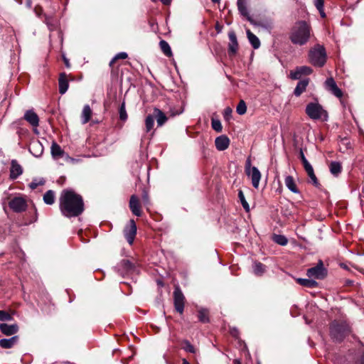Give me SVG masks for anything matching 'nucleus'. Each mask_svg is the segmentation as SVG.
I'll return each mask as SVG.
<instances>
[{
    "mask_svg": "<svg viewBox=\"0 0 364 364\" xmlns=\"http://www.w3.org/2000/svg\"><path fill=\"white\" fill-rule=\"evenodd\" d=\"M284 183L287 188L294 193H299V191L296 187L294 178L291 176H287L285 177Z\"/></svg>",
    "mask_w": 364,
    "mask_h": 364,
    "instance_id": "obj_26",
    "label": "nucleus"
},
{
    "mask_svg": "<svg viewBox=\"0 0 364 364\" xmlns=\"http://www.w3.org/2000/svg\"><path fill=\"white\" fill-rule=\"evenodd\" d=\"M309 79H304L302 80H300L297 85L296 87L294 89V94L299 97L300 96L306 89V87L309 85Z\"/></svg>",
    "mask_w": 364,
    "mask_h": 364,
    "instance_id": "obj_25",
    "label": "nucleus"
},
{
    "mask_svg": "<svg viewBox=\"0 0 364 364\" xmlns=\"http://www.w3.org/2000/svg\"><path fill=\"white\" fill-rule=\"evenodd\" d=\"M233 363H234V364H241L240 361L239 360H237V359H236V360H235L233 361Z\"/></svg>",
    "mask_w": 364,
    "mask_h": 364,
    "instance_id": "obj_58",
    "label": "nucleus"
},
{
    "mask_svg": "<svg viewBox=\"0 0 364 364\" xmlns=\"http://www.w3.org/2000/svg\"><path fill=\"white\" fill-rule=\"evenodd\" d=\"M258 364H259V363H258Z\"/></svg>",
    "mask_w": 364,
    "mask_h": 364,
    "instance_id": "obj_62",
    "label": "nucleus"
},
{
    "mask_svg": "<svg viewBox=\"0 0 364 364\" xmlns=\"http://www.w3.org/2000/svg\"><path fill=\"white\" fill-rule=\"evenodd\" d=\"M329 329L331 339L336 342H341L350 332V326L346 321H332Z\"/></svg>",
    "mask_w": 364,
    "mask_h": 364,
    "instance_id": "obj_3",
    "label": "nucleus"
},
{
    "mask_svg": "<svg viewBox=\"0 0 364 364\" xmlns=\"http://www.w3.org/2000/svg\"><path fill=\"white\" fill-rule=\"evenodd\" d=\"M23 173V168L17 162L16 160L14 159L11 162L10 168V178L13 180L16 179Z\"/></svg>",
    "mask_w": 364,
    "mask_h": 364,
    "instance_id": "obj_17",
    "label": "nucleus"
},
{
    "mask_svg": "<svg viewBox=\"0 0 364 364\" xmlns=\"http://www.w3.org/2000/svg\"><path fill=\"white\" fill-rule=\"evenodd\" d=\"M154 117L151 114L146 116L145 119V131L149 132L154 127Z\"/></svg>",
    "mask_w": 364,
    "mask_h": 364,
    "instance_id": "obj_35",
    "label": "nucleus"
},
{
    "mask_svg": "<svg viewBox=\"0 0 364 364\" xmlns=\"http://www.w3.org/2000/svg\"><path fill=\"white\" fill-rule=\"evenodd\" d=\"M43 201L47 205H53L55 200V193L53 191L49 190L43 195Z\"/></svg>",
    "mask_w": 364,
    "mask_h": 364,
    "instance_id": "obj_31",
    "label": "nucleus"
},
{
    "mask_svg": "<svg viewBox=\"0 0 364 364\" xmlns=\"http://www.w3.org/2000/svg\"><path fill=\"white\" fill-rule=\"evenodd\" d=\"M58 85H59V92L61 95L65 94L68 87H69V82L67 75L65 73H62L60 74L58 79Z\"/></svg>",
    "mask_w": 364,
    "mask_h": 364,
    "instance_id": "obj_21",
    "label": "nucleus"
},
{
    "mask_svg": "<svg viewBox=\"0 0 364 364\" xmlns=\"http://www.w3.org/2000/svg\"><path fill=\"white\" fill-rule=\"evenodd\" d=\"M119 119L123 122H125L128 118V115H127L126 108H125V102H123L121 104V105L119 108Z\"/></svg>",
    "mask_w": 364,
    "mask_h": 364,
    "instance_id": "obj_38",
    "label": "nucleus"
},
{
    "mask_svg": "<svg viewBox=\"0 0 364 364\" xmlns=\"http://www.w3.org/2000/svg\"><path fill=\"white\" fill-rule=\"evenodd\" d=\"M50 149H51V154H52L53 157L55 159L61 158L64 154V151L61 149L60 146L58 145L55 141H53L52 143Z\"/></svg>",
    "mask_w": 364,
    "mask_h": 364,
    "instance_id": "obj_30",
    "label": "nucleus"
},
{
    "mask_svg": "<svg viewBox=\"0 0 364 364\" xmlns=\"http://www.w3.org/2000/svg\"><path fill=\"white\" fill-rule=\"evenodd\" d=\"M236 111H237V114H239L240 115L245 114V112L247 111V106H246L245 102L243 100L240 101V102L238 103V105L237 106Z\"/></svg>",
    "mask_w": 364,
    "mask_h": 364,
    "instance_id": "obj_43",
    "label": "nucleus"
},
{
    "mask_svg": "<svg viewBox=\"0 0 364 364\" xmlns=\"http://www.w3.org/2000/svg\"><path fill=\"white\" fill-rule=\"evenodd\" d=\"M182 348L186 352L194 353L195 348L194 346L188 341L185 340L182 342Z\"/></svg>",
    "mask_w": 364,
    "mask_h": 364,
    "instance_id": "obj_41",
    "label": "nucleus"
},
{
    "mask_svg": "<svg viewBox=\"0 0 364 364\" xmlns=\"http://www.w3.org/2000/svg\"><path fill=\"white\" fill-rule=\"evenodd\" d=\"M314 4L316 9L318 10V11L320 13H323L324 0H316Z\"/></svg>",
    "mask_w": 364,
    "mask_h": 364,
    "instance_id": "obj_49",
    "label": "nucleus"
},
{
    "mask_svg": "<svg viewBox=\"0 0 364 364\" xmlns=\"http://www.w3.org/2000/svg\"><path fill=\"white\" fill-rule=\"evenodd\" d=\"M331 173L334 176H338L342 170L341 165L338 161H332L329 166Z\"/></svg>",
    "mask_w": 364,
    "mask_h": 364,
    "instance_id": "obj_34",
    "label": "nucleus"
},
{
    "mask_svg": "<svg viewBox=\"0 0 364 364\" xmlns=\"http://www.w3.org/2000/svg\"><path fill=\"white\" fill-rule=\"evenodd\" d=\"M26 5L28 7L31 8L32 6V0H26Z\"/></svg>",
    "mask_w": 364,
    "mask_h": 364,
    "instance_id": "obj_54",
    "label": "nucleus"
},
{
    "mask_svg": "<svg viewBox=\"0 0 364 364\" xmlns=\"http://www.w3.org/2000/svg\"><path fill=\"white\" fill-rule=\"evenodd\" d=\"M214 3H218L220 0H211Z\"/></svg>",
    "mask_w": 364,
    "mask_h": 364,
    "instance_id": "obj_61",
    "label": "nucleus"
},
{
    "mask_svg": "<svg viewBox=\"0 0 364 364\" xmlns=\"http://www.w3.org/2000/svg\"><path fill=\"white\" fill-rule=\"evenodd\" d=\"M45 183H46V181L44 178H34L30 183L29 187L31 189L34 190L38 186L44 185Z\"/></svg>",
    "mask_w": 364,
    "mask_h": 364,
    "instance_id": "obj_39",
    "label": "nucleus"
},
{
    "mask_svg": "<svg viewBox=\"0 0 364 364\" xmlns=\"http://www.w3.org/2000/svg\"><path fill=\"white\" fill-rule=\"evenodd\" d=\"M23 119L34 128L39 125V117L33 109L27 110L24 114ZM34 131L37 132L36 129H34Z\"/></svg>",
    "mask_w": 364,
    "mask_h": 364,
    "instance_id": "obj_14",
    "label": "nucleus"
},
{
    "mask_svg": "<svg viewBox=\"0 0 364 364\" xmlns=\"http://www.w3.org/2000/svg\"><path fill=\"white\" fill-rule=\"evenodd\" d=\"M300 157H301V161H302V164L303 165H305L308 163H309L307 159H306L302 150L300 151Z\"/></svg>",
    "mask_w": 364,
    "mask_h": 364,
    "instance_id": "obj_52",
    "label": "nucleus"
},
{
    "mask_svg": "<svg viewBox=\"0 0 364 364\" xmlns=\"http://www.w3.org/2000/svg\"><path fill=\"white\" fill-rule=\"evenodd\" d=\"M45 21L49 30L53 31L56 28V23L53 21V19L50 17L46 16Z\"/></svg>",
    "mask_w": 364,
    "mask_h": 364,
    "instance_id": "obj_47",
    "label": "nucleus"
},
{
    "mask_svg": "<svg viewBox=\"0 0 364 364\" xmlns=\"http://www.w3.org/2000/svg\"><path fill=\"white\" fill-rule=\"evenodd\" d=\"M296 282L300 285L309 288H315L318 286V282L311 278L309 279H303L298 278L296 279Z\"/></svg>",
    "mask_w": 364,
    "mask_h": 364,
    "instance_id": "obj_29",
    "label": "nucleus"
},
{
    "mask_svg": "<svg viewBox=\"0 0 364 364\" xmlns=\"http://www.w3.org/2000/svg\"><path fill=\"white\" fill-rule=\"evenodd\" d=\"M311 31V26L307 22L297 21L290 31L289 39L293 44L304 46L310 38Z\"/></svg>",
    "mask_w": 364,
    "mask_h": 364,
    "instance_id": "obj_2",
    "label": "nucleus"
},
{
    "mask_svg": "<svg viewBox=\"0 0 364 364\" xmlns=\"http://www.w3.org/2000/svg\"><path fill=\"white\" fill-rule=\"evenodd\" d=\"M228 38L230 40V43L228 44V53L229 54H235L238 50V43L237 40V36L234 31H230L228 33Z\"/></svg>",
    "mask_w": 364,
    "mask_h": 364,
    "instance_id": "obj_16",
    "label": "nucleus"
},
{
    "mask_svg": "<svg viewBox=\"0 0 364 364\" xmlns=\"http://www.w3.org/2000/svg\"><path fill=\"white\" fill-rule=\"evenodd\" d=\"M18 326L17 324L9 325L7 323H0V331L6 336H11L17 333Z\"/></svg>",
    "mask_w": 364,
    "mask_h": 364,
    "instance_id": "obj_20",
    "label": "nucleus"
},
{
    "mask_svg": "<svg viewBox=\"0 0 364 364\" xmlns=\"http://www.w3.org/2000/svg\"><path fill=\"white\" fill-rule=\"evenodd\" d=\"M136 234V225L134 220H130L129 225L124 230V235L129 245H132Z\"/></svg>",
    "mask_w": 364,
    "mask_h": 364,
    "instance_id": "obj_9",
    "label": "nucleus"
},
{
    "mask_svg": "<svg viewBox=\"0 0 364 364\" xmlns=\"http://www.w3.org/2000/svg\"><path fill=\"white\" fill-rule=\"evenodd\" d=\"M313 70L309 66H300L297 67L295 70H291L290 72V77L293 80L299 79L301 75H309L311 74Z\"/></svg>",
    "mask_w": 364,
    "mask_h": 364,
    "instance_id": "obj_12",
    "label": "nucleus"
},
{
    "mask_svg": "<svg viewBox=\"0 0 364 364\" xmlns=\"http://www.w3.org/2000/svg\"><path fill=\"white\" fill-rule=\"evenodd\" d=\"M183 364H190V363L186 359H183Z\"/></svg>",
    "mask_w": 364,
    "mask_h": 364,
    "instance_id": "obj_59",
    "label": "nucleus"
},
{
    "mask_svg": "<svg viewBox=\"0 0 364 364\" xmlns=\"http://www.w3.org/2000/svg\"><path fill=\"white\" fill-rule=\"evenodd\" d=\"M212 128L217 132H222L223 126L219 119H212L211 121Z\"/></svg>",
    "mask_w": 364,
    "mask_h": 364,
    "instance_id": "obj_42",
    "label": "nucleus"
},
{
    "mask_svg": "<svg viewBox=\"0 0 364 364\" xmlns=\"http://www.w3.org/2000/svg\"><path fill=\"white\" fill-rule=\"evenodd\" d=\"M341 141L346 145L349 144V140L347 138L343 139Z\"/></svg>",
    "mask_w": 364,
    "mask_h": 364,
    "instance_id": "obj_55",
    "label": "nucleus"
},
{
    "mask_svg": "<svg viewBox=\"0 0 364 364\" xmlns=\"http://www.w3.org/2000/svg\"><path fill=\"white\" fill-rule=\"evenodd\" d=\"M159 46L165 55H166L167 57H170L172 55L171 47L166 41L161 40L159 42Z\"/></svg>",
    "mask_w": 364,
    "mask_h": 364,
    "instance_id": "obj_32",
    "label": "nucleus"
},
{
    "mask_svg": "<svg viewBox=\"0 0 364 364\" xmlns=\"http://www.w3.org/2000/svg\"><path fill=\"white\" fill-rule=\"evenodd\" d=\"M161 1L164 5H168V4H170L171 0H161Z\"/></svg>",
    "mask_w": 364,
    "mask_h": 364,
    "instance_id": "obj_53",
    "label": "nucleus"
},
{
    "mask_svg": "<svg viewBox=\"0 0 364 364\" xmlns=\"http://www.w3.org/2000/svg\"><path fill=\"white\" fill-rule=\"evenodd\" d=\"M129 208L132 213L137 216L140 217L141 215V210L139 198L136 195H132L129 199Z\"/></svg>",
    "mask_w": 364,
    "mask_h": 364,
    "instance_id": "obj_15",
    "label": "nucleus"
},
{
    "mask_svg": "<svg viewBox=\"0 0 364 364\" xmlns=\"http://www.w3.org/2000/svg\"><path fill=\"white\" fill-rule=\"evenodd\" d=\"M128 57V55L125 52H121L117 53L109 62V66L112 67L113 64L116 62L118 59H126Z\"/></svg>",
    "mask_w": 364,
    "mask_h": 364,
    "instance_id": "obj_44",
    "label": "nucleus"
},
{
    "mask_svg": "<svg viewBox=\"0 0 364 364\" xmlns=\"http://www.w3.org/2000/svg\"><path fill=\"white\" fill-rule=\"evenodd\" d=\"M18 341V336H14L10 338H2L0 340V346L3 348H11L16 343H17Z\"/></svg>",
    "mask_w": 364,
    "mask_h": 364,
    "instance_id": "obj_23",
    "label": "nucleus"
},
{
    "mask_svg": "<svg viewBox=\"0 0 364 364\" xmlns=\"http://www.w3.org/2000/svg\"><path fill=\"white\" fill-rule=\"evenodd\" d=\"M238 198L242 203L243 208L248 212L250 210V206L248 203L246 201L242 191L240 190L238 192Z\"/></svg>",
    "mask_w": 364,
    "mask_h": 364,
    "instance_id": "obj_40",
    "label": "nucleus"
},
{
    "mask_svg": "<svg viewBox=\"0 0 364 364\" xmlns=\"http://www.w3.org/2000/svg\"><path fill=\"white\" fill-rule=\"evenodd\" d=\"M309 60L314 66L323 67L326 62L325 48L320 44L311 48L309 52Z\"/></svg>",
    "mask_w": 364,
    "mask_h": 364,
    "instance_id": "obj_4",
    "label": "nucleus"
},
{
    "mask_svg": "<svg viewBox=\"0 0 364 364\" xmlns=\"http://www.w3.org/2000/svg\"><path fill=\"white\" fill-rule=\"evenodd\" d=\"M273 241L282 246H285L288 243L287 238L282 235H274Z\"/></svg>",
    "mask_w": 364,
    "mask_h": 364,
    "instance_id": "obj_37",
    "label": "nucleus"
},
{
    "mask_svg": "<svg viewBox=\"0 0 364 364\" xmlns=\"http://www.w3.org/2000/svg\"><path fill=\"white\" fill-rule=\"evenodd\" d=\"M308 176L310 178L311 182L312 183L313 185H314L315 186H318L319 185L318 179H317L316 175L314 174V171L313 172V174L309 173V174H308Z\"/></svg>",
    "mask_w": 364,
    "mask_h": 364,
    "instance_id": "obj_50",
    "label": "nucleus"
},
{
    "mask_svg": "<svg viewBox=\"0 0 364 364\" xmlns=\"http://www.w3.org/2000/svg\"><path fill=\"white\" fill-rule=\"evenodd\" d=\"M92 111L88 105H85L83 107V109L81 114V120L83 124L87 123L91 118Z\"/></svg>",
    "mask_w": 364,
    "mask_h": 364,
    "instance_id": "obj_27",
    "label": "nucleus"
},
{
    "mask_svg": "<svg viewBox=\"0 0 364 364\" xmlns=\"http://www.w3.org/2000/svg\"><path fill=\"white\" fill-rule=\"evenodd\" d=\"M141 198L143 204L148 208L151 205V201L149 199V192L147 190H143Z\"/></svg>",
    "mask_w": 364,
    "mask_h": 364,
    "instance_id": "obj_45",
    "label": "nucleus"
},
{
    "mask_svg": "<svg viewBox=\"0 0 364 364\" xmlns=\"http://www.w3.org/2000/svg\"><path fill=\"white\" fill-rule=\"evenodd\" d=\"M326 88L330 91L336 97L341 98L343 96V92L337 86L333 77L327 78L325 82Z\"/></svg>",
    "mask_w": 364,
    "mask_h": 364,
    "instance_id": "obj_13",
    "label": "nucleus"
},
{
    "mask_svg": "<svg viewBox=\"0 0 364 364\" xmlns=\"http://www.w3.org/2000/svg\"><path fill=\"white\" fill-rule=\"evenodd\" d=\"M63 60H64V62H65V64L66 67H69L70 65H69L68 60L66 58H65V57L63 58Z\"/></svg>",
    "mask_w": 364,
    "mask_h": 364,
    "instance_id": "obj_56",
    "label": "nucleus"
},
{
    "mask_svg": "<svg viewBox=\"0 0 364 364\" xmlns=\"http://www.w3.org/2000/svg\"><path fill=\"white\" fill-rule=\"evenodd\" d=\"M304 169L306 171L307 174H309V173L313 174L314 168L309 163L304 165Z\"/></svg>",
    "mask_w": 364,
    "mask_h": 364,
    "instance_id": "obj_51",
    "label": "nucleus"
},
{
    "mask_svg": "<svg viewBox=\"0 0 364 364\" xmlns=\"http://www.w3.org/2000/svg\"><path fill=\"white\" fill-rule=\"evenodd\" d=\"M154 117L156 119L158 127L163 126L168 120L166 114L159 108L154 109Z\"/></svg>",
    "mask_w": 364,
    "mask_h": 364,
    "instance_id": "obj_22",
    "label": "nucleus"
},
{
    "mask_svg": "<svg viewBox=\"0 0 364 364\" xmlns=\"http://www.w3.org/2000/svg\"><path fill=\"white\" fill-rule=\"evenodd\" d=\"M208 311L205 309H201L198 311V320L202 323H208L209 322V316H208Z\"/></svg>",
    "mask_w": 364,
    "mask_h": 364,
    "instance_id": "obj_36",
    "label": "nucleus"
},
{
    "mask_svg": "<svg viewBox=\"0 0 364 364\" xmlns=\"http://www.w3.org/2000/svg\"><path fill=\"white\" fill-rule=\"evenodd\" d=\"M12 316L8 312L5 311H0V321H9L12 320Z\"/></svg>",
    "mask_w": 364,
    "mask_h": 364,
    "instance_id": "obj_46",
    "label": "nucleus"
},
{
    "mask_svg": "<svg viewBox=\"0 0 364 364\" xmlns=\"http://www.w3.org/2000/svg\"><path fill=\"white\" fill-rule=\"evenodd\" d=\"M59 208L65 217H77L85 210L82 197L72 189H64L59 198Z\"/></svg>",
    "mask_w": 364,
    "mask_h": 364,
    "instance_id": "obj_1",
    "label": "nucleus"
},
{
    "mask_svg": "<svg viewBox=\"0 0 364 364\" xmlns=\"http://www.w3.org/2000/svg\"><path fill=\"white\" fill-rule=\"evenodd\" d=\"M359 364H364V355L361 356Z\"/></svg>",
    "mask_w": 364,
    "mask_h": 364,
    "instance_id": "obj_57",
    "label": "nucleus"
},
{
    "mask_svg": "<svg viewBox=\"0 0 364 364\" xmlns=\"http://www.w3.org/2000/svg\"><path fill=\"white\" fill-rule=\"evenodd\" d=\"M237 4L240 14L246 17L248 21H251V18L247 6V2L245 0H237Z\"/></svg>",
    "mask_w": 364,
    "mask_h": 364,
    "instance_id": "obj_24",
    "label": "nucleus"
},
{
    "mask_svg": "<svg viewBox=\"0 0 364 364\" xmlns=\"http://www.w3.org/2000/svg\"><path fill=\"white\" fill-rule=\"evenodd\" d=\"M9 205L16 213H21L26 209L27 204L22 197H15L9 201Z\"/></svg>",
    "mask_w": 364,
    "mask_h": 364,
    "instance_id": "obj_10",
    "label": "nucleus"
},
{
    "mask_svg": "<svg viewBox=\"0 0 364 364\" xmlns=\"http://www.w3.org/2000/svg\"><path fill=\"white\" fill-rule=\"evenodd\" d=\"M245 172L246 175L250 178L252 186L257 189L259 188L262 174L256 166H252L251 160L250 158H247L245 161Z\"/></svg>",
    "mask_w": 364,
    "mask_h": 364,
    "instance_id": "obj_6",
    "label": "nucleus"
},
{
    "mask_svg": "<svg viewBox=\"0 0 364 364\" xmlns=\"http://www.w3.org/2000/svg\"><path fill=\"white\" fill-rule=\"evenodd\" d=\"M29 151L35 157H39L43 152V146L39 140H34L30 144Z\"/></svg>",
    "mask_w": 364,
    "mask_h": 364,
    "instance_id": "obj_18",
    "label": "nucleus"
},
{
    "mask_svg": "<svg viewBox=\"0 0 364 364\" xmlns=\"http://www.w3.org/2000/svg\"><path fill=\"white\" fill-rule=\"evenodd\" d=\"M247 36L248 38V41L252 45L253 48L257 49L260 46V41L259 39L250 31V30L247 29Z\"/></svg>",
    "mask_w": 364,
    "mask_h": 364,
    "instance_id": "obj_28",
    "label": "nucleus"
},
{
    "mask_svg": "<svg viewBox=\"0 0 364 364\" xmlns=\"http://www.w3.org/2000/svg\"><path fill=\"white\" fill-rule=\"evenodd\" d=\"M215 144L218 151H224L228 148L230 139L227 136L221 135L215 139Z\"/></svg>",
    "mask_w": 364,
    "mask_h": 364,
    "instance_id": "obj_19",
    "label": "nucleus"
},
{
    "mask_svg": "<svg viewBox=\"0 0 364 364\" xmlns=\"http://www.w3.org/2000/svg\"><path fill=\"white\" fill-rule=\"evenodd\" d=\"M115 268L119 274L124 276L126 274L134 272L135 267L129 259H122L117 264Z\"/></svg>",
    "mask_w": 364,
    "mask_h": 364,
    "instance_id": "obj_11",
    "label": "nucleus"
},
{
    "mask_svg": "<svg viewBox=\"0 0 364 364\" xmlns=\"http://www.w3.org/2000/svg\"><path fill=\"white\" fill-rule=\"evenodd\" d=\"M232 109L229 107H226L223 112V117L225 121H229L232 115Z\"/></svg>",
    "mask_w": 364,
    "mask_h": 364,
    "instance_id": "obj_48",
    "label": "nucleus"
},
{
    "mask_svg": "<svg viewBox=\"0 0 364 364\" xmlns=\"http://www.w3.org/2000/svg\"><path fill=\"white\" fill-rule=\"evenodd\" d=\"M185 297L178 287H176L173 291L174 307L179 314H183L184 309Z\"/></svg>",
    "mask_w": 364,
    "mask_h": 364,
    "instance_id": "obj_8",
    "label": "nucleus"
},
{
    "mask_svg": "<svg viewBox=\"0 0 364 364\" xmlns=\"http://www.w3.org/2000/svg\"><path fill=\"white\" fill-rule=\"evenodd\" d=\"M320 14H321V16L322 17H325V16H326V14H325V13H324V11H323V13H320Z\"/></svg>",
    "mask_w": 364,
    "mask_h": 364,
    "instance_id": "obj_60",
    "label": "nucleus"
},
{
    "mask_svg": "<svg viewBox=\"0 0 364 364\" xmlns=\"http://www.w3.org/2000/svg\"><path fill=\"white\" fill-rule=\"evenodd\" d=\"M266 270L265 265L259 262H256L253 265V272L257 276L262 275Z\"/></svg>",
    "mask_w": 364,
    "mask_h": 364,
    "instance_id": "obj_33",
    "label": "nucleus"
},
{
    "mask_svg": "<svg viewBox=\"0 0 364 364\" xmlns=\"http://www.w3.org/2000/svg\"><path fill=\"white\" fill-rule=\"evenodd\" d=\"M327 269L324 267L322 260H319L315 267L307 269L306 275L309 278L323 279L327 275Z\"/></svg>",
    "mask_w": 364,
    "mask_h": 364,
    "instance_id": "obj_7",
    "label": "nucleus"
},
{
    "mask_svg": "<svg viewBox=\"0 0 364 364\" xmlns=\"http://www.w3.org/2000/svg\"><path fill=\"white\" fill-rule=\"evenodd\" d=\"M306 113L309 117L314 120H328V113L318 102H310L306 107Z\"/></svg>",
    "mask_w": 364,
    "mask_h": 364,
    "instance_id": "obj_5",
    "label": "nucleus"
}]
</instances>
